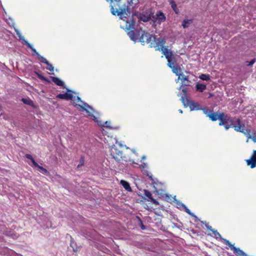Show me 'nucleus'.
Segmentation results:
<instances>
[{"instance_id": "nucleus-40", "label": "nucleus", "mask_w": 256, "mask_h": 256, "mask_svg": "<svg viewBox=\"0 0 256 256\" xmlns=\"http://www.w3.org/2000/svg\"><path fill=\"white\" fill-rule=\"evenodd\" d=\"M222 36L224 38L228 39L230 38V34L229 35L224 34Z\"/></svg>"}, {"instance_id": "nucleus-14", "label": "nucleus", "mask_w": 256, "mask_h": 256, "mask_svg": "<svg viewBox=\"0 0 256 256\" xmlns=\"http://www.w3.org/2000/svg\"><path fill=\"white\" fill-rule=\"evenodd\" d=\"M178 80H180L182 82H186V83L183 84L182 85L188 86L190 85V81L188 80V76H184L182 73L179 74Z\"/></svg>"}, {"instance_id": "nucleus-26", "label": "nucleus", "mask_w": 256, "mask_h": 256, "mask_svg": "<svg viewBox=\"0 0 256 256\" xmlns=\"http://www.w3.org/2000/svg\"><path fill=\"white\" fill-rule=\"evenodd\" d=\"M200 78L203 80H210V76L209 74H202L200 76Z\"/></svg>"}, {"instance_id": "nucleus-35", "label": "nucleus", "mask_w": 256, "mask_h": 256, "mask_svg": "<svg viewBox=\"0 0 256 256\" xmlns=\"http://www.w3.org/2000/svg\"><path fill=\"white\" fill-rule=\"evenodd\" d=\"M254 142H256V134H254L253 136L250 138Z\"/></svg>"}, {"instance_id": "nucleus-37", "label": "nucleus", "mask_w": 256, "mask_h": 256, "mask_svg": "<svg viewBox=\"0 0 256 256\" xmlns=\"http://www.w3.org/2000/svg\"><path fill=\"white\" fill-rule=\"evenodd\" d=\"M186 212L188 214H189L190 215L192 216H194V214H192V212H191L190 210L188 209V208H186Z\"/></svg>"}, {"instance_id": "nucleus-4", "label": "nucleus", "mask_w": 256, "mask_h": 256, "mask_svg": "<svg viewBox=\"0 0 256 256\" xmlns=\"http://www.w3.org/2000/svg\"><path fill=\"white\" fill-rule=\"evenodd\" d=\"M73 100H75V103L73 102L74 105V106L75 107H76L78 108H80L82 110L86 111L88 114L90 116L93 118V120H94L96 118L95 116L93 114H90L87 110V108H91L90 106L88 104L84 102L83 101H82L80 98L78 96H73Z\"/></svg>"}, {"instance_id": "nucleus-39", "label": "nucleus", "mask_w": 256, "mask_h": 256, "mask_svg": "<svg viewBox=\"0 0 256 256\" xmlns=\"http://www.w3.org/2000/svg\"><path fill=\"white\" fill-rule=\"evenodd\" d=\"M139 219H140V223H141V228H142V230H144V229H145V226H144L143 224H142V221L140 220V218H139Z\"/></svg>"}, {"instance_id": "nucleus-10", "label": "nucleus", "mask_w": 256, "mask_h": 256, "mask_svg": "<svg viewBox=\"0 0 256 256\" xmlns=\"http://www.w3.org/2000/svg\"><path fill=\"white\" fill-rule=\"evenodd\" d=\"M152 14L148 12H144L140 14L139 20L144 22H147L150 20Z\"/></svg>"}, {"instance_id": "nucleus-17", "label": "nucleus", "mask_w": 256, "mask_h": 256, "mask_svg": "<svg viewBox=\"0 0 256 256\" xmlns=\"http://www.w3.org/2000/svg\"><path fill=\"white\" fill-rule=\"evenodd\" d=\"M233 252L237 256H248L246 253L238 248H234Z\"/></svg>"}, {"instance_id": "nucleus-16", "label": "nucleus", "mask_w": 256, "mask_h": 256, "mask_svg": "<svg viewBox=\"0 0 256 256\" xmlns=\"http://www.w3.org/2000/svg\"><path fill=\"white\" fill-rule=\"evenodd\" d=\"M170 68H172V72L175 74L176 76H178L179 74H181V68L178 64L174 65L170 67Z\"/></svg>"}, {"instance_id": "nucleus-12", "label": "nucleus", "mask_w": 256, "mask_h": 256, "mask_svg": "<svg viewBox=\"0 0 256 256\" xmlns=\"http://www.w3.org/2000/svg\"><path fill=\"white\" fill-rule=\"evenodd\" d=\"M144 194L146 197H147L148 198V201H150L156 204V205L158 204V202L152 198L150 192L148 190H144Z\"/></svg>"}, {"instance_id": "nucleus-25", "label": "nucleus", "mask_w": 256, "mask_h": 256, "mask_svg": "<svg viewBox=\"0 0 256 256\" xmlns=\"http://www.w3.org/2000/svg\"><path fill=\"white\" fill-rule=\"evenodd\" d=\"M26 46L32 50L34 52V53L38 56V54H39L36 50L28 42H26Z\"/></svg>"}, {"instance_id": "nucleus-13", "label": "nucleus", "mask_w": 256, "mask_h": 256, "mask_svg": "<svg viewBox=\"0 0 256 256\" xmlns=\"http://www.w3.org/2000/svg\"><path fill=\"white\" fill-rule=\"evenodd\" d=\"M188 105L191 110H197L202 109L200 108V105L198 102L192 100L189 102Z\"/></svg>"}, {"instance_id": "nucleus-36", "label": "nucleus", "mask_w": 256, "mask_h": 256, "mask_svg": "<svg viewBox=\"0 0 256 256\" xmlns=\"http://www.w3.org/2000/svg\"><path fill=\"white\" fill-rule=\"evenodd\" d=\"M187 89L184 88L182 89V92H183V96H187Z\"/></svg>"}, {"instance_id": "nucleus-29", "label": "nucleus", "mask_w": 256, "mask_h": 256, "mask_svg": "<svg viewBox=\"0 0 256 256\" xmlns=\"http://www.w3.org/2000/svg\"><path fill=\"white\" fill-rule=\"evenodd\" d=\"M35 166L37 167L39 169L41 170H42L41 172L42 174H48V170L46 169L45 168H44L42 166H39L38 164V166Z\"/></svg>"}, {"instance_id": "nucleus-31", "label": "nucleus", "mask_w": 256, "mask_h": 256, "mask_svg": "<svg viewBox=\"0 0 256 256\" xmlns=\"http://www.w3.org/2000/svg\"><path fill=\"white\" fill-rule=\"evenodd\" d=\"M225 244L228 246L232 250H233V248H235L233 244H232L228 240H224Z\"/></svg>"}, {"instance_id": "nucleus-30", "label": "nucleus", "mask_w": 256, "mask_h": 256, "mask_svg": "<svg viewBox=\"0 0 256 256\" xmlns=\"http://www.w3.org/2000/svg\"><path fill=\"white\" fill-rule=\"evenodd\" d=\"M47 65L46 69L50 72H53L54 68L52 64H50L48 62V64H46Z\"/></svg>"}, {"instance_id": "nucleus-8", "label": "nucleus", "mask_w": 256, "mask_h": 256, "mask_svg": "<svg viewBox=\"0 0 256 256\" xmlns=\"http://www.w3.org/2000/svg\"><path fill=\"white\" fill-rule=\"evenodd\" d=\"M72 90H68L67 92L62 94H58L56 96V97L62 100H71L73 102L75 103V100H73V95L72 94Z\"/></svg>"}, {"instance_id": "nucleus-43", "label": "nucleus", "mask_w": 256, "mask_h": 256, "mask_svg": "<svg viewBox=\"0 0 256 256\" xmlns=\"http://www.w3.org/2000/svg\"><path fill=\"white\" fill-rule=\"evenodd\" d=\"M208 229H209V230H211V228H212V226L208 227Z\"/></svg>"}, {"instance_id": "nucleus-20", "label": "nucleus", "mask_w": 256, "mask_h": 256, "mask_svg": "<svg viewBox=\"0 0 256 256\" xmlns=\"http://www.w3.org/2000/svg\"><path fill=\"white\" fill-rule=\"evenodd\" d=\"M51 79L52 81L57 86H64V82L59 78L56 77H51Z\"/></svg>"}, {"instance_id": "nucleus-38", "label": "nucleus", "mask_w": 256, "mask_h": 256, "mask_svg": "<svg viewBox=\"0 0 256 256\" xmlns=\"http://www.w3.org/2000/svg\"><path fill=\"white\" fill-rule=\"evenodd\" d=\"M38 78H40V79L42 80H47L46 78L44 77V76L40 75V74H38Z\"/></svg>"}, {"instance_id": "nucleus-15", "label": "nucleus", "mask_w": 256, "mask_h": 256, "mask_svg": "<svg viewBox=\"0 0 256 256\" xmlns=\"http://www.w3.org/2000/svg\"><path fill=\"white\" fill-rule=\"evenodd\" d=\"M156 18L158 20V22L159 23L163 22L166 20V16L162 12H158L156 14Z\"/></svg>"}, {"instance_id": "nucleus-21", "label": "nucleus", "mask_w": 256, "mask_h": 256, "mask_svg": "<svg viewBox=\"0 0 256 256\" xmlns=\"http://www.w3.org/2000/svg\"><path fill=\"white\" fill-rule=\"evenodd\" d=\"M120 184L123 186V187L125 188V190H126L129 191V192L132 191V188H131L128 182H126L124 180H122L120 181Z\"/></svg>"}, {"instance_id": "nucleus-27", "label": "nucleus", "mask_w": 256, "mask_h": 256, "mask_svg": "<svg viewBox=\"0 0 256 256\" xmlns=\"http://www.w3.org/2000/svg\"><path fill=\"white\" fill-rule=\"evenodd\" d=\"M38 58L41 62L44 63L45 64H48V61L46 60V59L42 56H40V54H38Z\"/></svg>"}, {"instance_id": "nucleus-28", "label": "nucleus", "mask_w": 256, "mask_h": 256, "mask_svg": "<svg viewBox=\"0 0 256 256\" xmlns=\"http://www.w3.org/2000/svg\"><path fill=\"white\" fill-rule=\"evenodd\" d=\"M181 100L184 106H186V104H188V102L190 101H188L187 96H182L181 98Z\"/></svg>"}, {"instance_id": "nucleus-18", "label": "nucleus", "mask_w": 256, "mask_h": 256, "mask_svg": "<svg viewBox=\"0 0 256 256\" xmlns=\"http://www.w3.org/2000/svg\"><path fill=\"white\" fill-rule=\"evenodd\" d=\"M169 3L171 6L172 9L175 12V13L176 14H178L180 13V10L178 8H177V5L176 2L174 0H169Z\"/></svg>"}, {"instance_id": "nucleus-41", "label": "nucleus", "mask_w": 256, "mask_h": 256, "mask_svg": "<svg viewBox=\"0 0 256 256\" xmlns=\"http://www.w3.org/2000/svg\"><path fill=\"white\" fill-rule=\"evenodd\" d=\"M214 96V94H211V93H210V95H209L208 98H211V97H212V96Z\"/></svg>"}, {"instance_id": "nucleus-42", "label": "nucleus", "mask_w": 256, "mask_h": 256, "mask_svg": "<svg viewBox=\"0 0 256 256\" xmlns=\"http://www.w3.org/2000/svg\"><path fill=\"white\" fill-rule=\"evenodd\" d=\"M178 112L180 113V114H182V110H178Z\"/></svg>"}, {"instance_id": "nucleus-1", "label": "nucleus", "mask_w": 256, "mask_h": 256, "mask_svg": "<svg viewBox=\"0 0 256 256\" xmlns=\"http://www.w3.org/2000/svg\"><path fill=\"white\" fill-rule=\"evenodd\" d=\"M136 22L133 18H128L126 20V28L128 31V34L130 38L136 42L137 40L142 43L150 44L152 46V42L154 40V36L148 32L142 30L141 28H134Z\"/></svg>"}, {"instance_id": "nucleus-7", "label": "nucleus", "mask_w": 256, "mask_h": 256, "mask_svg": "<svg viewBox=\"0 0 256 256\" xmlns=\"http://www.w3.org/2000/svg\"><path fill=\"white\" fill-rule=\"evenodd\" d=\"M165 43V40L164 38H156L154 37V40L152 42V46L158 48L156 50H161L164 48H167L168 46H164V44Z\"/></svg>"}, {"instance_id": "nucleus-23", "label": "nucleus", "mask_w": 256, "mask_h": 256, "mask_svg": "<svg viewBox=\"0 0 256 256\" xmlns=\"http://www.w3.org/2000/svg\"><path fill=\"white\" fill-rule=\"evenodd\" d=\"M22 101L24 104H28V105H30V106H33V105H34V102H33L32 100H31L30 98H22Z\"/></svg>"}, {"instance_id": "nucleus-24", "label": "nucleus", "mask_w": 256, "mask_h": 256, "mask_svg": "<svg viewBox=\"0 0 256 256\" xmlns=\"http://www.w3.org/2000/svg\"><path fill=\"white\" fill-rule=\"evenodd\" d=\"M25 156L26 158L31 160L34 166H38L37 162L34 160L32 156L30 154H26Z\"/></svg>"}, {"instance_id": "nucleus-6", "label": "nucleus", "mask_w": 256, "mask_h": 256, "mask_svg": "<svg viewBox=\"0 0 256 256\" xmlns=\"http://www.w3.org/2000/svg\"><path fill=\"white\" fill-rule=\"evenodd\" d=\"M202 110L206 116L208 117L212 121H216L218 120L220 121L222 116H224V112H222L218 114V112H214L208 108H203Z\"/></svg>"}, {"instance_id": "nucleus-33", "label": "nucleus", "mask_w": 256, "mask_h": 256, "mask_svg": "<svg viewBox=\"0 0 256 256\" xmlns=\"http://www.w3.org/2000/svg\"><path fill=\"white\" fill-rule=\"evenodd\" d=\"M246 62L248 63L247 64V66H252L256 62V60L254 58V59L252 60L250 62Z\"/></svg>"}, {"instance_id": "nucleus-32", "label": "nucleus", "mask_w": 256, "mask_h": 256, "mask_svg": "<svg viewBox=\"0 0 256 256\" xmlns=\"http://www.w3.org/2000/svg\"><path fill=\"white\" fill-rule=\"evenodd\" d=\"M84 164V159L83 158H81L80 161V164L78 165L77 168H80V167L82 166Z\"/></svg>"}, {"instance_id": "nucleus-11", "label": "nucleus", "mask_w": 256, "mask_h": 256, "mask_svg": "<svg viewBox=\"0 0 256 256\" xmlns=\"http://www.w3.org/2000/svg\"><path fill=\"white\" fill-rule=\"evenodd\" d=\"M117 149L116 148H112L110 150V154L112 156L118 160H120V158H122V152L120 150L117 152Z\"/></svg>"}, {"instance_id": "nucleus-44", "label": "nucleus", "mask_w": 256, "mask_h": 256, "mask_svg": "<svg viewBox=\"0 0 256 256\" xmlns=\"http://www.w3.org/2000/svg\"><path fill=\"white\" fill-rule=\"evenodd\" d=\"M108 124V122H105V124Z\"/></svg>"}, {"instance_id": "nucleus-3", "label": "nucleus", "mask_w": 256, "mask_h": 256, "mask_svg": "<svg viewBox=\"0 0 256 256\" xmlns=\"http://www.w3.org/2000/svg\"><path fill=\"white\" fill-rule=\"evenodd\" d=\"M224 114V116H222V118L219 122V125L224 126L226 130L230 128H233L236 131L244 134V125L241 123L240 118H238L236 120Z\"/></svg>"}, {"instance_id": "nucleus-34", "label": "nucleus", "mask_w": 256, "mask_h": 256, "mask_svg": "<svg viewBox=\"0 0 256 256\" xmlns=\"http://www.w3.org/2000/svg\"><path fill=\"white\" fill-rule=\"evenodd\" d=\"M212 232V233L214 234V236H220V233L218 232L217 230H211Z\"/></svg>"}, {"instance_id": "nucleus-45", "label": "nucleus", "mask_w": 256, "mask_h": 256, "mask_svg": "<svg viewBox=\"0 0 256 256\" xmlns=\"http://www.w3.org/2000/svg\"><path fill=\"white\" fill-rule=\"evenodd\" d=\"M132 0H131V2H132V4H133V2H132Z\"/></svg>"}, {"instance_id": "nucleus-19", "label": "nucleus", "mask_w": 256, "mask_h": 256, "mask_svg": "<svg viewBox=\"0 0 256 256\" xmlns=\"http://www.w3.org/2000/svg\"><path fill=\"white\" fill-rule=\"evenodd\" d=\"M196 90L199 92H203L206 88V84L198 83L196 86Z\"/></svg>"}, {"instance_id": "nucleus-5", "label": "nucleus", "mask_w": 256, "mask_h": 256, "mask_svg": "<svg viewBox=\"0 0 256 256\" xmlns=\"http://www.w3.org/2000/svg\"><path fill=\"white\" fill-rule=\"evenodd\" d=\"M162 54H164L168 60V66L170 68L176 64V61L172 52L167 48H162Z\"/></svg>"}, {"instance_id": "nucleus-2", "label": "nucleus", "mask_w": 256, "mask_h": 256, "mask_svg": "<svg viewBox=\"0 0 256 256\" xmlns=\"http://www.w3.org/2000/svg\"><path fill=\"white\" fill-rule=\"evenodd\" d=\"M111 3V12L113 15L122 16L127 15L126 13L129 10L130 2L128 0H106Z\"/></svg>"}, {"instance_id": "nucleus-9", "label": "nucleus", "mask_w": 256, "mask_h": 256, "mask_svg": "<svg viewBox=\"0 0 256 256\" xmlns=\"http://www.w3.org/2000/svg\"><path fill=\"white\" fill-rule=\"evenodd\" d=\"M248 166H250L251 168H254L256 166V150L253 151L250 158L246 160Z\"/></svg>"}, {"instance_id": "nucleus-22", "label": "nucleus", "mask_w": 256, "mask_h": 256, "mask_svg": "<svg viewBox=\"0 0 256 256\" xmlns=\"http://www.w3.org/2000/svg\"><path fill=\"white\" fill-rule=\"evenodd\" d=\"M192 19L184 20L182 22V26L184 28H188L190 24H192Z\"/></svg>"}]
</instances>
